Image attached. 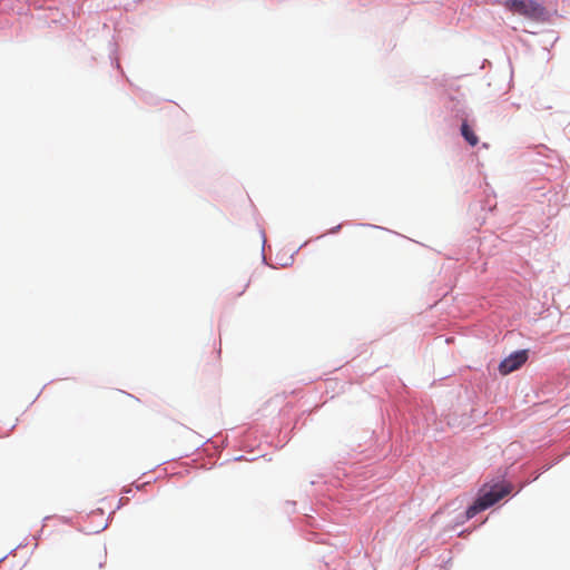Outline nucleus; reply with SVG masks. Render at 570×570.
<instances>
[{
	"label": "nucleus",
	"instance_id": "f257e3e1",
	"mask_svg": "<svg viewBox=\"0 0 570 570\" xmlns=\"http://www.w3.org/2000/svg\"><path fill=\"white\" fill-rule=\"evenodd\" d=\"M499 3L513 14L529 20H541L546 16L544 7L535 0H500Z\"/></svg>",
	"mask_w": 570,
	"mask_h": 570
},
{
	"label": "nucleus",
	"instance_id": "f03ea898",
	"mask_svg": "<svg viewBox=\"0 0 570 570\" xmlns=\"http://www.w3.org/2000/svg\"><path fill=\"white\" fill-rule=\"evenodd\" d=\"M510 493V487L504 484H495L488 492L480 495L475 502L470 505L465 512L466 519H471L479 512L490 508L499 500Z\"/></svg>",
	"mask_w": 570,
	"mask_h": 570
},
{
	"label": "nucleus",
	"instance_id": "7ed1b4c3",
	"mask_svg": "<svg viewBox=\"0 0 570 570\" xmlns=\"http://www.w3.org/2000/svg\"><path fill=\"white\" fill-rule=\"evenodd\" d=\"M528 360L525 351H519L505 357L499 365L501 374L507 375L521 367Z\"/></svg>",
	"mask_w": 570,
	"mask_h": 570
},
{
	"label": "nucleus",
	"instance_id": "20e7f679",
	"mask_svg": "<svg viewBox=\"0 0 570 570\" xmlns=\"http://www.w3.org/2000/svg\"><path fill=\"white\" fill-rule=\"evenodd\" d=\"M461 134L471 146H475L479 142L478 136L465 121L461 126Z\"/></svg>",
	"mask_w": 570,
	"mask_h": 570
},
{
	"label": "nucleus",
	"instance_id": "39448f33",
	"mask_svg": "<svg viewBox=\"0 0 570 570\" xmlns=\"http://www.w3.org/2000/svg\"><path fill=\"white\" fill-rule=\"evenodd\" d=\"M248 285H249V281H245V282L240 285L239 289H237V291L235 292V295H236V296H240V295H243V294H244V292L246 291V288L248 287Z\"/></svg>",
	"mask_w": 570,
	"mask_h": 570
}]
</instances>
